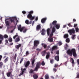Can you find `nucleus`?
Listing matches in <instances>:
<instances>
[{
    "label": "nucleus",
    "mask_w": 79,
    "mask_h": 79,
    "mask_svg": "<svg viewBox=\"0 0 79 79\" xmlns=\"http://www.w3.org/2000/svg\"><path fill=\"white\" fill-rule=\"evenodd\" d=\"M56 54H57V55H59V51L58 50L56 52Z\"/></svg>",
    "instance_id": "54"
},
{
    "label": "nucleus",
    "mask_w": 79,
    "mask_h": 79,
    "mask_svg": "<svg viewBox=\"0 0 79 79\" xmlns=\"http://www.w3.org/2000/svg\"><path fill=\"white\" fill-rule=\"evenodd\" d=\"M41 64L42 66H45V62H44V61H42L41 63Z\"/></svg>",
    "instance_id": "43"
},
{
    "label": "nucleus",
    "mask_w": 79,
    "mask_h": 79,
    "mask_svg": "<svg viewBox=\"0 0 79 79\" xmlns=\"http://www.w3.org/2000/svg\"><path fill=\"white\" fill-rule=\"evenodd\" d=\"M30 64V61H28L24 63V65L25 66L26 68H27Z\"/></svg>",
    "instance_id": "10"
},
{
    "label": "nucleus",
    "mask_w": 79,
    "mask_h": 79,
    "mask_svg": "<svg viewBox=\"0 0 79 79\" xmlns=\"http://www.w3.org/2000/svg\"><path fill=\"white\" fill-rule=\"evenodd\" d=\"M50 48V45H48L47 46V49L44 51L41 52V55H42V56H45V54H46V51H48V50Z\"/></svg>",
    "instance_id": "5"
},
{
    "label": "nucleus",
    "mask_w": 79,
    "mask_h": 79,
    "mask_svg": "<svg viewBox=\"0 0 79 79\" xmlns=\"http://www.w3.org/2000/svg\"><path fill=\"white\" fill-rule=\"evenodd\" d=\"M21 47V44H19L18 45H16L15 46V47L16 49L17 50H19V48Z\"/></svg>",
    "instance_id": "14"
},
{
    "label": "nucleus",
    "mask_w": 79,
    "mask_h": 79,
    "mask_svg": "<svg viewBox=\"0 0 79 79\" xmlns=\"http://www.w3.org/2000/svg\"><path fill=\"white\" fill-rule=\"evenodd\" d=\"M25 23L26 24H29V22L28 20H26L25 21Z\"/></svg>",
    "instance_id": "41"
},
{
    "label": "nucleus",
    "mask_w": 79,
    "mask_h": 79,
    "mask_svg": "<svg viewBox=\"0 0 79 79\" xmlns=\"http://www.w3.org/2000/svg\"><path fill=\"white\" fill-rule=\"evenodd\" d=\"M53 70L55 72H56V71H57V69H55V68H54L53 69Z\"/></svg>",
    "instance_id": "50"
},
{
    "label": "nucleus",
    "mask_w": 79,
    "mask_h": 79,
    "mask_svg": "<svg viewBox=\"0 0 79 79\" xmlns=\"http://www.w3.org/2000/svg\"><path fill=\"white\" fill-rule=\"evenodd\" d=\"M17 37V38H16V37ZM20 38L21 37L18 35V33H16V35L14 36L13 37L14 39H15L16 38L15 40V42H19V41H20V39L19 38Z\"/></svg>",
    "instance_id": "4"
},
{
    "label": "nucleus",
    "mask_w": 79,
    "mask_h": 79,
    "mask_svg": "<svg viewBox=\"0 0 79 79\" xmlns=\"http://www.w3.org/2000/svg\"><path fill=\"white\" fill-rule=\"evenodd\" d=\"M2 56L0 55V61L2 60Z\"/></svg>",
    "instance_id": "55"
},
{
    "label": "nucleus",
    "mask_w": 79,
    "mask_h": 79,
    "mask_svg": "<svg viewBox=\"0 0 79 79\" xmlns=\"http://www.w3.org/2000/svg\"><path fill=\"white\" fill-rule=\"evenodd\" d=\"M44 77L45 79H49V76H48V74H46L45 76Z\"/></svg>",
    "instance_id": "32"
},
{
    "label": "nucleus",
    "mask_w": 79,
    "mask_h": 79,
    "mask_svg": "<svg viewBox=\"0 0 79 79\" xmlns=\"http://www.w3.org/2000/svg\"><path fill=\"white\" fill-rule=\"evenodd\" d=\"M16 54H15V56H14V57L13 60V61L14 62V63H15V61H16Z\"/></svg>",
    "instance_id": "31"
},
{
    "label": "nucleus",
    "mask_w": 79,
    "mask_h": 79,
    "mask_svg": "<svg viewBox=\"0 0 79 79\" xmlns=\"http://www.w3.org/2000/svg\"><path fill=\"white\" fill-rule=\"evenodd\" d=\"M68 32H69L70 35H71L73 34H75V30L74 28H72V29L69 30L68 31Z\"/></svg>",
    "instance_id": "7"
},
{
    "label": "nucleus",
    "mask_w": 79,
    "mask_h": 79,
    "mask_svg": "<svg viewBox=\"0 0 79 79\" xmlns=\"http://www.w3.org/2000/svg\"><path fill=\"white\" fill-rule=\"evenodd\" d=\"M67 53L68 55H69L70 56H72V55L73 56L76 57L77 56V54H76V51L75 49L73 48L70 50V49H69L67 51Z\"/></svg>",
    "instance_id": "1"
},
{
    "label": "nucleus",
    "mask_w": 79,
    "mask_h": 79,
    "mask_svg": "<svg viewBox=\"0 0 79 79\" xmlns=\"http://www.w3.org/2000/svg\"><path fill=\"white\" fill-rule=\"evenodd\" d=\"M54 60L53 59H52L50 60V63L51 64H53V63Z\"/></svg>",
    "instance_id": "49"
},
{
    "label": "nucleus",
    "mask_w": 79,
    "mask_h": 79,
    "mask_svg": "<svg viewBox=\"0 0 79 79\" xmlns=\"http://www.w3.org/2000/svg\"><path fill=\"white\" fill-rule=\"evenodd\" d=\"M40 68V63L38 62L36 64L35 69L34 70L31 69L29 71V73H30V74H32V73H33L34 71H38V69H39Z\"/></svg>",
    "instance_id": "2"
},
{
    "label": "nucleus",
    "mask_w": 79,
    "mask_h": 79,
    "mask_svg": "<svg viewBox=\"0 0 79 79\" xmlns=\"http://www.w3.org/2000/svg\"><path fill=\"white\" fill-rule=\"evenodd\" d=\"M22 31H23V32H26V31H27V29H26L24 27H23V29Z\"/></svg>",
    "instance_id": "39"
},
{
    "label": "nucleus",
    "mask_w": 79,
    "mask_h": 79,
    "mask_svg": "<svg viewBox=\"0 0 79 79\" xmlns=\"http://www.w3.org/2000/svg\"><path fill=\"white\" fill-rule=\"evenodd\" d=\"M4 38H5V39H8V36L6 35H4Z\"/></svg>",
    "instance_id": "40"
},
{
    "label": "nucleus",
    "mask_w": 79,
    "mask_h": 79,
    "mask_svg": "<svg viewBox=\"0 0 79 79\" xmlns=\"http://www.w3.org/2000/svg\"><path fill=\"white\" fill-rule=\"evenodd\" d=\"M42 33H41V35H44L45 34V29H42Z\"/></svg>",
    "instance_id": "20"
},
{
    "label": "nucleus",
    "mask_w": 79,
    "mask_h": 79,
    "mask_svg": "<svg viewBox=\"0 0 79 79\" xmlns=\"http://www.w3.org/2000/svg\"><path fill=\"white\" fill-rule=\"evenodd\" d=\"M16 17H13L12 18H11L10 19V22H11V23H14V24H15V20H16Z\"/></svg>",
    "instance_id": "9"
},
{
    "label": "nucleus",
    "mask_w": 79,
    "mask_h": 79,
    "mask_svg": "<svg viewBox=\"0 0 79 79\" xmlns=\"http://www.w3.org/2000/svg\"><path fill=\"white\" fill-rule=\"evenodd\" d=\"M38 20V17H37L35 18V21H37Z\"/></svg>",
    "instance_id": "53"
},
{
    "label": "nucleus",
    "mask_w": 79,
    "mask_h": 79,
    "mask_svg": "<svg viewBox=\"0 0 79 79\" xmlns=\"http://www.w3.org/2000/svg\"><path fill=\"white\" fill-rule=\"evenodd\" d=\"M7 19H6L5 20V22L6 23V25L9 26L10 25V22L8 21H7Z\"/></svg>",
    "instance_id": "23"
},
{
    "label": "nucleus",
    "mask_w": 79,
    "mask_h": 79,
    "mask_svg": "<svg viewBox=\"0 0 79 79\" xmlns=\"http://www.w3.org/2000/svg\"><path fill=\"white\" fill-rule=\"evenodd\" d=\"M55 27H53L52 28L51 32H52V33H54V32L56 31V29H55Z\"/></svg>",
    "instance_id": "27"
},
{
    "label": "nucleus",
    "mask_w": 79,
    "mask_h": 79,
    "mask_svg": "<svg viewBox=\"0 0 79 79\" xmlns=\"http://www.w3.org/2000/svg\"><path fill=\"white\" fill-rule=\"evenodd\" d=\"M5 41L6 43L7 44H8V40H6Z\"/></svg>",
    "instance_id": "60"
},
{
    "label": "nucleus",
    "mask_w": 79,
    "mask_h": 79,
    "mask_svg": "<svg viewBox=\"0 0 79 79\" xmlns=\"http://www.w3.org/2000/svg\"><path fill=\"white\" fill-rule=\"evenodd\" d=\"M71 59L72 60V63L73 64H74V59L72 58H71Z\"/></svg>",
    "instance_id": "36"
},
{
    "label": "nucleus",
    "mask_w": 79,
    "mask_h": 79,
    "mask_svg": "<svg viewBox=\"0 0 79 79\" xmlns=\"http://www.w3.org/2000/svg\"><path fill=\"white\" fill-rule=\"evenodd\" d=\"M52 48L53 51H55V50H57L58 49V47H57V46H54Z\"/></svg>",
    "instance_id": "21"
},
{
    "label": "nucleus",
    "mask_w": 79,
    "mask_h": 79,
    "mask_svg": "<svg viewBox=\"0 0 79 79\" xmlns=\"http://www.w3.org/2000/svg\"><path fill=\"white\" fill-rule=\"evenodd\" d=\"M8 57H7L4 60V61L5 62V63H6V62H7V61H8Z\"/></svg>",
    "instance_id": "38"
},
{
    "label": "nucleus",
    "mask_w": 79,
    "mask_h": 79,
    "mask_svg": "<svg viewBox=\"0 0 79 79\" xmlns=\"http://www.w3.org/2000/svg\"><path fill=\"white\" fill-rule=\"evenodd\" d=\"M47 20V18H44L41 19V22L42 24H44L45 23V21Z\"/></svg>",
    "instance_id": "15"
},
{
    "label": "nucleus",
    "mask_w": 79,
    "mask_h": 79,
    "mask_svg": "<svg viewBox=\"0 0 79 79\" xmlns=\"http://www.w3.org/2000/svg\"><path fill=\"white\" fill-rule=\"evenodd\" d=\"M65 46H66V47L65 48H68V47H69V46H68V44H66V45H65Z\"/></svg>",
    "instance_id": "52"
},
{
    "label": "nucleus",
    "mask_w": 79,
    "mask_h": 79,
    "mask_svg": "<svg viewBox=\"0 0 79 79\" xmlns=\"http://www.w3.org/2000/svg\"><path fill=\"white\" fill-rule=\"evenodd\" d=\"M49 50L51 52L52 51H53V50L52 48H50V49H49Z\"/></svg>",
    "instance_id": "57"
},
{
    "label": "nucleus",
    "mask_w": 79,
    "mask_h": 79,
    "mask_svg": "<svg viewBox=\"0 0 79 79\" xmlns=\"http://www.w3.org/2000/svg\"><path fill=\"white\" fill-rule=\"evenodd\" d=\"M23 60H24V58H22L21 59L20 61V64H21L23 62Z\"/></svg>",
    "instance_id": "47"
},
{
    "label": "nucleus",
    "mask_w": 79,
    "mask_h": 79,
    "mask_svg": "<svg viewBox=\"0 0 79 79\" xmlns=\"http://www.w3.org/2000/svg\"><path fill=\"white\" fill-rule=\"evenodd\" d=\"M60 24H56L55 26V27H56V28L57 29H59L60 28Z\"/></svg>",
    "instance_id": "24"
},
{
    "label": "nucleus",
    "mask_w": 79,
    "mask_h": 79,
    "mask_svg": "<svg viewBox=\"0 0 79 79\" xmlns=\"http://www.w3.org/2000/svg\"><path fill=\"white\" fill-rule=\"evenodd\" d=\"M29 24H32V21H30V22L29 23Z\"/></svg>",
    "instance_id": "64"
},
{
    "label": "nucleus",
    "mask_w": 79,
    "mask_h": 79,
    "mask_svg": "<svg viewBox=\"0 0 79 79\" xmlns=\"http://www.w3.org/2000/svg\"><path fill=\"white\" fill-rule=\"evenodd\" d=\"M75 31L76 32H78V31H79V28L78 27L76 28Z\"/></svg>",
    "instance_id": "45"
},
{
    "label": "nucleus",
    "mask_w": 79,
    "mask_h": 79,
    "mask_svg": "<svg viewBox=\"0 0 79 79\" xmlns=\"http://www.w3.org/2000/svg\"><path fill=\"white\" fill-rule=\"evenodd\" d=\"M60 65H61V64L60 65H59L58 64H55V65L54 66V68H56V67H60Z\"/></svg>",
    "instance_id": "33"
},
{
    "label": "nucleus",
    "mask_w": 79,
    "mask_h": 79,
    "mask_svg": "<svg viewBox=\"0 0 79 79\" xmlns=\"http://www.w3.org/2000/svg\"><path fill=\"white\" fill-rule=\"evenodd\" d=\"M58 44H59V46L61 45H62V43H61V42H59Z\"/></svg>",
    "instance_id": "48"
},
{
    "label": "nucleus",
    "mask_w": 79,
    "mask_h": 79,
    "mask_svg": "<svg viewBox=\"0 0 79 79\" xmlns=\"http://www.w3.org/2000/svg\"><path fill=\"white\" fill-rule=\"evenodd\" d=\"M73 21L74 22H76V20L75 19H73Z\"/></svg>",
    "instance_id": "63"
},
{
    "label": "nucleus",
    "mask_w": 79,
    "mask_h": 79,
    "mask_svg": "<svg viewBox=\"0 0 79 79\" xmlns=\"http://www.w3.org/2000/svg\"><path fill=\"white\" fill-rule=\"evenodd\" d=\"M29 54V51H27L26 52V56H27Z\"/></svg>",
    "instance_id": "46"
},
{
    "label": "nucleus",
    "mask_w": 79,
    "mask_h": 79,
    "mask_svg": "<svg viewBox=\"0 0 79 79\" xmlns=\"http://www.w3.org/2000/svg\"><path fill=\"white\" fill-rule=\"evenodd\" d=\"M33 78L35 79H37L38 78V75L36 74H35L33 76Z\"/></svg>",
    "instance_id": "26"
},
{
    "label": "nucleus",
    "mask_w": 79,
    "mask_h": 79,
    "mask_svg": "<svg viewBox=\"0 0 79 79\" xmlns=\"http://www.w3.org/2000/svg\"><path fill=\"white\" fill-rule=\"evenodd\" d=\"M76 35H72L71 38L73 40H74L75 39V37H76Z\"/></svg>",
    "instance_id": "28"
},
{
    "label": "nucleus",
    "mask_w": 79,
    "mask_h": 79,
    "mask_svg": "<svg viewBox=\"0 0 79 79\" xmlns=\"http://www.w3.org/2000/svg\"><path fill=\"white\" fill-rule=\"evenodd\" d=\"M71 24L70 23H69L68 24V26H70L71 27H72V26H71Z\"/></svg>",
    "instance_id": "59"
},
{
    "label": "nucleus",
    "mask_w": 79,
    "mask_h": 79,
    "mask_svg": "<svg viewBox=\"0 0 79 79\" xmlns=\"http://www.w3.org/2000/svg\"><path fill=\"white\" fill-rule=\"evenodd\" d=\"M48 41L50 42H53V37H49L48 38Z\"/></svg>",
    "instance_id": "12"
},
{
    "label": "nucleus",
    "mask_w": 79,
    "mask_h": 79,
    "mask_svg": "<svg viewBox=\"0 0 79 79\" xmlns=\"http://www.w3.org/2000/svg\"><path fill=\"white\" fill-rule=\"evenodd\" d=\"M39 41L38 40H35L34 41V45L35 47H37L40 44Z\"/></svg>",
    "instance_id": "8"
},
{
    "label": "nucleus",
    "mask_w": 79,
    "mask_h": 79,
    "mask_svg": "<svg viewBox=\"0 0 79 79\" xmlns=\"http://www.w3.org/2000/svg\"><path fill=\"white\" fill-rule=\"evenodd\" d=\"M8 41H9V42H11L12 41V38H9L8 39Z\"/></svg>",
    "instance_id": "44"
},
{
    "label": "nucleus",
    "mask_w": 79,
    "mask_h": 79,
    "mask_svg": "<svg viewBox=\"0 0 79 79\" xmlns=\"http://www.w3.org/2000/svg\"><path fill=\"white\" fill-rule=\"evenodd\" d=\"M57 23V21L56 20L54 21L52 23L50 24V28H52V27H55Z\"/></svg>",
    "instance_id": "6"
},
{
    "label": "nucleus",
    "mask_w": 79,
    "mask_h": 79,
    "mask_svg": "<svg viewBox=\"0 0 79 79\" xmlns=\"http://www.w3.org/2000/svg\"><path fill=\"white\" fill-rule=\"evenodd\" d=\"M50 29L48 28L47 30V34H48V36L49 35H50Z\"/></svg>",
    "instance_id": "29"
},
{
    "label": "nucleus",
    "mask_w": 79,
    "mask_h": 79,
    "mask_svg": "<svg viewBox=\"0 0 79 79\" xmlns=\"http://www.w3.org/2000/svg\"><path fill=\"white\" fill-rule=\"evenodd\" d=\"M50 52H48L47 53V55L46 56V59H48V58H49V57H50Z\"/></svg>",
    "instance_id": "19"
},
{
    "label": "nucleus",
    "mask_w": 79,
    "mask_h": 79,
    "mask_svg": "<svg viewBox=\"0 0 79 79\" xmlns=\"http://www.w3.org/2000/svg\"><path fill=\"white\" fill-rule=\"evenodd\" d=\"M3 66V63L2 62H0V68H2Z\"/></svg>",
    "instance_id": "30"
},
{
    "label": "nucleus",
    "mask_w": 79,
    "mask_h": 79,
    "mask_svg": "<svg viewBox=\"0 0 79 79\" xmlns=\"http://www.w3.org/2000/svg\"><path fill=\"white\" fill-rule=\"evenodd\" d=\"M55 60H56L57 61H59L60 60V57H59V56H55Z\"/></svg>",
    "instance_id": "17"
},
{
    "label": "nucleus",
    "mask_w": 79,
    "mask_h": 79,
    "mask_svg": "<svg viewBox=\"0 0 79 79\" xmlns=\"http://www.w3.org/2000/svg\"><path fill=\"white\" fill-rule=\"evenodd\" d=\"M21 70L22 72L20 73V75H23L24 73V71H26V69L25 68L23 69L21 68Z\"/></svg>",
    "instance_id": "22"
},
{
    "label": "nucleus",
    "mask_w": 79,
    "mask_h": 79,
    "mask_svg": "<svg viewBox=\"0 0 79 79\" xmlns=\"http://www.w3.org/2000/svg\"><path fill=\"white\" fill-rule=\"evenodd\" d=\"M53 33H52V32H51V34H50L49 35V37H53Z\"/></svg>",
    "instance_id": "42"
},
{
    "label": "nucleus",
    "mask_w": 79,
    "mask_h": 79,
    "mask_svg": "<svg viewBox=\"0 0 79 79\" xmlns=\"http://www.w3.org/2000/svg\"><path fill=\"white\" fill-rule=\"evenodd\" d=\"M36 50H37V51H40V49H39V48H37L36 49Z\"/></svg>",
    "instance_id": "61"
},
{
    "label": "nucleus",
    "mask_w": 79,
    "mask_h": 79,
    "mask_svg": "<svg viewBox=\"0 0 79 79\" xmlns=\"http://www.w3.org/2000/svg\"><path fill=\"white\" fill-rule=\"evenodd\" d=\"M41 45L42 46H43L44 48L45 49V48H47V45L45 44L44 43H42L41 44Z\"/></svg>",
    "instance_id": "18"
},
{
    "label": "nucleus",
    "mask_w": 79,
    "mask_h": 79,
    "mask_svg": "<svg viewBox=\"0 0 79 79\" xmlns=\"http://www.w3.org/2000/svg\"><path fill=\"white\" fill-rule=\"evenodd\" d=\"M68 37H69V35H68V34H64V39H68Z\"/></svg>",
    "instance_id": "25"
},
{
    "label": "nucleus",
    "mask_w": 79,
    "mask_h": 79,
    "mask_svg": "<svg viewBox=\"0 0 79 79\" xmlns=\"http://www.w3.org/2000/svg\"><path fill=\"white\" fill-rule=\"evenodd\" d=\"M22 13L24 15V14H26V12L25 11H22Z\"/></svg>",
    "instance_id": "51"
},
{
    "label": "nucleus",
    "mask_w": 79,
    "mask_h": 79,
    "mask_svg": "<svg viewBox=\"0 0 79 79\" xmlns=\"http://www.w3.org/2000/svg\"><path fill=\"white\" fill-rule=\"evenodd\" d=\"M11 74V72L7 73V77H10Z\"/></svg>",
    "instance_id": "34"
},
{
    "label": "nucleus",
    "mask_w": 79,
    "mask_h": 79,
    "mask_svg": "<svg viewBox=\"0 0 79 79\" xmlns=\"http://www.w3.org/2000/svg\"><path fill=\"white\" fill-rule=\"evenodd\" d=\"M65 27H66V25H65L63 26V28H65Z\"/></svg>",
    "instance_id": "58"
},
{
    "label": "nucleus",
    "mask_w": 79,
    "mask_h": 79,
    "mask_svg": "<svg viewBox=\"0 0 79 79\" xmlns=\"http://www.w3.org/2000/svg\"><path fill=\"white\" fill-rule=\"evenodd\" d=\"M34 11H31L29 12V14L27 15V18H28V19H30V20L31 21L34 20V18H35V16H32V15Z\"/></svg>",
    "instance_id": "3"
},
{
    "label": "nucleus",
    "mask_w": 79,
    "mask_h": 79,
    "mask_svg": "<svg viewBox=\"0 0 79 79\" xmlns=\"http://www.w3.org/2000/svg\"><path fill=\"white\" fill-rule=\"evenodd\" d=\"M66 42L67 43H69V42H70V40H69V38H67L66 40Z\"/></svg>",
    "instance_id": "35"
},
{
    "label": "nucleus",
    "mask_w": 79,
    "mask_h": 79,
    "mask_svg": "<svg viewBox=\"0 0 79 79\" xmlns=\"http://www.w3.org/2000/svg\"><path fill=\"white\" fill-rule=\"evenodd\" d=\"M77 26V24H74V27H76Z\"/></svg>",
    "instance_id": "56"
},
{
    "label": "nucleus",
    "mask_w": 79,
    "mask_h": 79,
    "mask_svg": "<svg viewBox=\"0 0 79 79\" xmlns=\"http://www.w3.org/2000/svg\"><path fill=\"white\" fill-rule=\"evenodd\" d=\"M24 29V27H21V25H19L18 27V30L20 31V32H22L23 30Z\"/></svg>",
    "instance_id": "11"
},
{
    "label": "nucleus",
    "mask_w": 79,
    "mask_h": 79,
    "mask_svg": "<svg viewBox=\"0 0 79 79\" xmlns=\"http://www.w3.org/2000/svg\"><path fill=\"white\" fill-rule=\"evenodd\" d=\"M0 40H3V36L2 35H0Z\"/></svg>",
    "instance_id": "37"
},
{
    "label": "nucleus",
    "mask_w": 79,
    "mask_h": 79,
    "mask_svg": "<svg viewBox=\"0 0 79 79\" xmlns=\"http://www.w3.org/2000/svg\"><path fill=\"white\" fill-rule=\"evenodd\" d=\"M34 21H33V23H32V26H34Z\"/></svg>",
    "instance_id": "62"
},
{
    "label": "nucleus",
    "mask_w": 79,
    "mask_h": 79,
    "mask_svg": "<svg viewBox=\"0 0 79 79\" xmlns=\"http://www.w3.org/2000/svg\"><path fill=\"white\" fill-rule=\"evenodd\" d=\"M40 29H41V26H40V24L37 25L36 27L37 31H39Z\"/></svg>",
    "instance_id": "13"
},
{
    "label": "nucleus",
    "mask_w": 79,
    "mask_h": 79,
    "mask_svg": "<svg viewBox=\"0 0 79 79\" xmlns=\"http://www.w3.org/2000/svg\"><path fill=\"white\" fill-rule=\"evenodd\" d=\"M35 61V60L34 58H33L32 61V66H31V67H34V62Z\"/></svg>",
    "instance_id": "16"
}]
</instances>
